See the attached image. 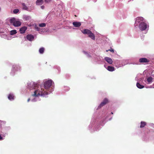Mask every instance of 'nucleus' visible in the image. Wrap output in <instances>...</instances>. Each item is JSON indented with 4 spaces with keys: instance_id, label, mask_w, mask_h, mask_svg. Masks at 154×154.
Instances as JSON below:
<instances>
[{
    "instance_id": "obj_1",
    "label": "nucleus",
    "mask_w": 154,
    "mask_h": 154,
    "mask_svg": "<svg viewBox=\"0 0 154 154\" xmlns=\"http://www.w3.org/2000/svg\"><path fill=\"white\" fill-rule=\"evenodd\" d=\"M32 85V88H30V89H34L35 90L34 92V94L32 95V96L36 97L40 95L42 96L48 94V92L45 91L44 89L42 88L38 84L33 82Z\"/></svg>"
},
{
    "instance_id": "obj_2",
    "label": "nucleus",
    "mask_w": 154,
    "mask_h": 154,
    "mask_svg": "<svg viewBox=\"0 0 154 154\" xmlns=\"http://www.w3.org/2000/svg\"><path fill=\"white\" fill-rule=\"evenodd\" d=\"M82 32L85 34H88L89 37L92 39L95 40V36L94 34L92 33L90 30L88 29H85L82 31Z\"/></svg>"
},
{
    "instance_id": "obj_3",
    "label": "nucleus",
    "mask_w": 154,
    "mask_h": 154,
    "mask_svg": "<svg viewBox=\"0 0 154 154\" xmlns=\"http://www.w3.org/2000/svg\"><path fill=\"white\" fill-rule=\"evenodd\" d=\"M10 22L13 25L16 27H18L21 25V22L18 19H16L15 18H12L10 20Z\"/></svg>"
},
{
    "instance_id": "obj_4",
    "label": "nucleus",
    "mask_w": 154,
    "mask_h": 154,
    "mask_svg": "<svg viewBox=\"0 0 154 154\" xmlns=\"http://www.w3.org/2000/svg\"><path fill=\"white\" fill-rule=\"evenodd\" d=\"M52 82L51 80H49L45 82L44 84V88L47 91H49V88L52 85Z\"/></svg>"
},
{
    "instance_id": "obj_5",
    "label": "nucleus",
    "mask_w": 154,
    "mask_h": 154,
    "mask_svg": "<svg viewBox=\"0 0 154 154\" xmlns=\"http://www.w3.org/2000/svg\"><path fill=\"white\" fill-rule=\"evenodd\" d=\"M147 27L148 28L149 26L143 22H141L139 25V28L141 31L145 30L147 28Z\"/></svg>"
},
{
    "instance_id": "obj_6",
    "label": "nucleus",
    "mask_w": 154,
    "mask_h": 154,
    "mask_svg": "<svg viewBox=\"0 0 154 154\" xmlns=\"http://www.w3.org/2000/svg\"><path fill=\"white\" fill-rule=\"evenodd\" d=\"M109 102L108 99L106 98H105L103 100V102H102L99 106V107L101 108L106 104Z\"/></svg>"
},
{
    "instance_id": "obj_7",
    "label": "nucleus",
    "mask_w": 154,
    "mask_h": 154,
    "mask_svg": "<svg viewBox=\"0 0 154 154\" xmlns=\"http://www.w3.org/2000/svg\"><path fill=\"white\" fill-rule=\"evenodd\" d=\"M139 62L140 63H148L149 62V60L146 58H141L139 59Z\"/></svg>"
},
{
    "instance_id": "obj_8",
    "label": "nucleus",
    "mask_w": 154,
    "mask_h": 154,
    "mask_svg": "<svg viewBox=\"0 0 154 154\" xmlns=\"http://www.w3.org/2000/svg\"><path fill=\"white\" fill-rule=\"evenodd\" d=\"M144 20V18L142 17H138L137 18L135 21V24H137V26L138 23L143 21Z\"/></svg>"
},
{
    "instance_id": "obj_9",
    "label": "nucleus",
    "mask_w": 154,
    "mask_h": 154,
    "mask_svg": "<svg viewBox=\"0 0 154 154\" xmlns=\"http://www.w3.org/2000/svg\"><path fill=\"white\" fill-rule=\"evenodd\" d=\"M104 60L109 64H112L113 62L112 59L109 57H105Z\"/></svg>"
},
{
    "instance_id": "obj_10",
    "label": "nucleus",
    "mask_w": 154,
    "mask_h": 154,
    "mask_svg": "<svg viewBox=\"0 0 154 154\" xmlns=\"http://www.w3.org/2000/svg\"><path fill=\"white\" fill-rule=\"evenodd\" d=\"M72 24L75 27H79L81 25V23L80 22H74Z\"/></svg>"
},
{
    "instance_id": "obj_11",
    "label": "nucleus",
    "mask_w": 154,
    "mask_h": 154,
    "mask_svg": "<svg viewBox=\"0 0 154 154\" xmlns=\"http://www.w3.org/2000/svg\"><path fill=\"white\" fill-rule=\"evenodd\" d=\"M27 39L30 41H32L34 39V36L33 35L31 34L28 35L26 36Z\"/></svg>"
},
{
    "instance_id": "obj_12",
    "label": "nucleus",
    "mask_w": 154,
    "mask_h": 154,
    "mask_svg": "<svg viewBox=\"0 0 154 154\" xmlns=\"http://www.w3.org/2000/svg\"><path fill=\"white\" fill-rule=\"evenodd\" d=\"M27 29V27H26L23 26L20 28V31L21 33L23 34L25 32Z\"/></svg>"
},
{
    "instance_id": "obj_13",
    "label": "nucleus",
    "mask_w": 154,
    "mask_h": 154,
    "mask_svg": "<svg viewBox=\"0 0 154 154\" xmlns=\"http://www.w3.org/2000/svg\"><path fill=\"white\" fill-rule=\"evenodd\" d=\"M153 78L152 77H148L147 78V81L148 82V84H150L152 82Z\"/></svg>"
},
{
    "instance_id": "obj_14",
    "label": "nucleus",
    "mask_w": 154,
    "mask_h": 154,
    "mask_svg": "<svg viewBox=\"0 0 154 154\" xmlns=\"http://www.w3.org/2000/svg\"><path fill=\"white\" fill-rule=\"evenodd\" d=\"M107 69L109 71H114L115 68L113 66H108L107 67Z\"/></svg>"
},
{
    "instance_id": "obj_15",
    "label": "nucleus",
    "mask_w": 154,
    "mask_h": 154,
    "mask_svg": "<svg viewBox=\"0 0 154 154\" xmlns=\"http://www.w3.org/2000/svg\"><path fill=\"white\" fill-rule=\"evenodd\" d=\"M146 125V123L142 121L140 122V128H143L145 127Z\"/></svg>"
},
{
    "instance_id": "obj_16",
    "label": "nucleus",
    "mask_w": 154,
    "mask_h": 154,
    "mask_svg": "<svg viewBox=\"0 0 154 154\" xmlns=\"http://www.w3.org/2000/svg\"><path fill=\"white\" fill-rule=\"evenodd\" d=\"M43 0H37L36 4L38 5H41L42 4Z\"/></svg>"
},
{
    "instance_id": "obj_17",
    "label": "nucleus",
    "mask_w": 154,
    "mask_h": 154,
    "mask_svg": "<svg viewBox=\"0 0 154 154\" xmlns=\"http://www.w3.org/2000/svg\"><path fill=\"white\" fill-rule=\"evenodd\" d=\"M137 87L140 89H142L144 87V86L140 85L139 83H137L136 84Z\"/></svg>"
},
{
    "instance_id": "obj_18",
    "label": "nucleus",
    "mask_w": 154,
    "mask_h": 154,
    "mask_svg": "<svg viewBox=\"0 0 154 154\" xmlns=\"http://www.w3.org/2000/svg\"><path fill=\"white\" fill-rule=\"evenodd\" d=\"M14 95L11 94H9L8 97V99L10 100H14Z\"/></svg>"
},
{
    "instance_id": "obj_19",
    "label": "nucleus",
    "mask_w": 154,
    "mask_h": 154,
    "mask_svg": "<svg viewBox=\"0 0 154 154\" xmlns=\"http://www.w3.org/2000/svg\"><path fill=\"white\" fill-rule=\"evenodd\" d=\"M23 9L25 10H27L28 9V7L24 3H22Z\"/></svg>"
},
{
    "instance_id": "obj_20",
    "label": "nucleus",
    "mask_w": 154,
    "mask_h": 154,
    "mask_svg": "<svg viewBox=\"0 0 154 154\" xmlns=\"http://www.w3.org/2000/svg\"><path fill=\"white\" fill-rule=\"evenodd\" d=\"M23 19L26 20H29L31 19V17L29 16H25L24 17Z\"/></svg>"
},
{
    "instance_id": "obj_21",
    "label": "nucleus",
    "mask_w": 154,
    "mask_h": 154,
    "mask_svg": "<svg viewBox=\"0 0 154 154\" xmlns=\"http://www.w3.org/2000/svg\"><path fill=\"white\" fill-rule=\"evenodd\" d=\"M45 49L44 48L42 47L40 48L39 50V51L40 54H43L44 51Z\"/></svg>"
},
{
    "instance_id": "obj_22",
    "label": "nucleus",
    "mask_w": 154,
    "mask_h": 154,
    "mask_svg": "<svg viewBox=\"0 0 154 154\" xmlns=\"http://www.w3.org/2000/svg\"><path fill=\"white\" fill-rule=\"evenodd\" d=\"M17 33L16 30H12L10 31V34L11 35H13Z\"/></svg>"
},
{
    "instance_id": "obj_23",
    "label": "nucleus",
    "mask_w": 154,
    "mask_h": 154,
    "mask_svg": "<svg viewBox=\"0 0 154 154\" xmlns=\"http://www.w3.org/2000/svg\"><path fill=\"white\" fill-rule=\"evenodd\" d=\"M46 26L45 23H42L39 24V26L40 27H44Z\"/></svg>"
},
{
    "instance_id": "obj_24",
    "label": "nucleus",
    "mask_w": 154,
    "mask_h": 154,
    "mask_svg": "<svg viewBox=\"0 0 154 154\" xmlns=\"http://www.w3.org/2000/svg\"><path fill=\"white\" fill-rule=\"evenodd\" d=\"M19 10L18 9H15L13 11V12L14 14H17Z\"/></svg>"
},
{
    "instance_id": "obj_25",
    "label": "nucleus",
    "mask_w": 154,
    "mask_h": 154,
    "mask_svg": "<svg viewBox=\"0 0 154 154\" xmlns=\"http://www.w3.org/2000/svg\"><path fill=\"white\" fill-rule=\"evenodd\" d=\"M35 29H36L37 31H39L40 28L36 26H35Z\"/></svg>"
},
{
    "instance_id": "obj_26",
    "label": "nucleus",
    "mask_w": 154,
    "mask_h": 154,
    "mask_svg": "<svg viewBox=\"0 0 154 154\" xmlns=\"http://www.w3.org/2000/svg\"><path fill=\"white\" fill-rule=\"evenodd\" d=\"M108 51H110L112 52L113 53L114 52V50L113 49H109V50H106V52H108Z\"/></svg>"
},
{
    "instance_id": "obj_27",
    "label": "nucleus",
    "mask_w": 154,
    "mask_h": 154,
    "mask_svg": "<svg viewBox=\"0 0 154 154\" xmlns=\"http://www.w3.org/2000/svg\"><path fill=\"white\" fill-rule=\"evenodd\" d=\"M51 1V0H45V2L46 3H49Z\"/></svg>"
},
{
    "instance_id": "obj_28",
    "label": "nucleus",
    "mask_w": 154,
    "mask_h": 154,
    "mask_svg": "<svg viewBox=\"0 0 154 154\" xmlns=\"http://www.w3.org/2000/svg\"><path fill=\"white\" fill-rule=\"evenodd\" d=\"M41 8L42 9H44L45 8V7L43 5H42V6L41 7Z\"/></svg>"
},
{
    "instance_id": "obj_29",
    "label": "nucleus",
    "mask_w": 154,
    "mask_h": 154,
    "mask_svg": "<svg viewBox=\"0 0 154 154\" xmlns=\"http://www.w3.org/2000/svg\"><path fill=\"white\" fill-rule=\"evenodd\" d=\"M2 139V137L0 135V140H1Z\"/></svg>"
},
{
    "instance_id": "obj_30",
    "label": "nucleus",
    "mask_w": 154,
    "mask_h": 154,
    "mask_svg": "<svg viewBox=\"0 0 154 154\" xmlns=\"http://www.w3.org/2000/svg\"><path fill=\"white\" fill-rule=\"evenodd\" d=\"M13 67H14V69L15 68V67H16V66H14V65L13 66Z\"/></svg>"
},
{
    "instance_id": "obj_31",
    "label": "nucleus",
    "mask_w": 154,
    "mask_h": 154,
    "mask_svg": "<svg viewBox=\"0 0 154 154\" xmlns=\"http://www.w3.org/2000/svg\"><path fill=\"white\" fill-rule=\"evenodd\" d=\"M30 100V98H29L28 99V100H27V101L28 102H29V101Z\"/></svg>"
},
{
    "instance_id": "obj_32",
    "label": "nucleus",
    "mask_w": 154,
    "mask_h": 154,
    "mask_svg": "<svg viewBox=\"0 0 154 154\" xmlns=\"http://www.w3.org/2000/svg\"><path fill=\"white\" fill-rule=\"evenodd\" d=\"M111 114H113V113H112V112H111Z\"/></svg>"
}]
</instances>
